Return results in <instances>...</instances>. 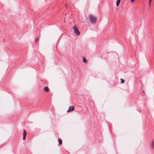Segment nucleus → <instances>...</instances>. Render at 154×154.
Masks as SVG:
<instances>
[{
    "instance_id": "1",
    "label": "nucleus",
    "mask_w": 154,
    "mask_h": 154,
    "mask_svg": "<svg viewBox=\"0 0 154 154\" xmlns=\"http://www.w3.org/2000/svg\"><path fill=\"white\" fill-rule=\"evenodd\" d=\"M74 33L77 35H79L80 34V32L79 31L77 28L74 26L73 27Z\"/></svg>"
},
{
    "instance_id": "2",
    "label": "nucleus",
    "mask_w": 154,
    "mask_h": 154,
    "mask_svg": "<svg viewBox=\"0 0 154 154\" xmlns=\"http://www.w3.org/2000/svg\"><path fill=\"white\" fill-rule=\"evenodd\" d=\"M75 109V108L73 106H70L69 107V109L67 110V112H69L73 111Z\"/></svg>"
},
{
    "instance_id": "3",
    "label": "nucleus",
    "mask_w": 154,
    "mask_h": 154,
    "mask_svg": "<svg viewBox=\"0 0 154 154\" xmlns=\"http://www.w3.org/2000/svg\"><path fill=\"white\" fill-rule=\"evenodd\" d=\"M26 131L24 129L23 130V140L26 139Z\"/></svg>"
},
{
    "instance_id": "4",
    "label": "nucleus",
    "mask_w": 154,
    "mask_h": 154,
    "mask_svg": "<svg viewBox=\"0 0 154 154\" xmlns=\"http://www.w3.org/2000/svg\"><path fill=\"white\" fill-rule=\"evenodd\" d=\"M89 18L90 19H96L97 18V17L92 15H90Z\"/></svg>"
},
{
    "instance_id": "5",
    "label": "nucleus",
    "mask_w": 154,
    "mask_h": 154,
    "mask_svg": "<svg viewBox=\"0 0 154 154\" xmlns=\"http://www.w3.org/2000/svg\"><path fill=\"white\" fill-rule=\"evenodd\" d=\"M44 91L46 92H48L49 91V88L48 87L45 86L44 88Z\"/></svg>"
},
{
    "instance_id": "6",
    "label": "nucleus",
    "mask_w": 154,
    "mask_h": 154,
    "mask_svg": "<svg viewBox=\"0 0 154 154\" xmlns=\"http://www.w3.org/2000/svg\"><path fill=\"white\" fill-rule=\"evenodd\" d=\"M121 0H117L116 2V6H118L120 3Z\"/></svg>"
},
{
    "instance_id": "7",
    "label": "nucleus",
    "mask_w": 154,
    "mask_h": 154,
    "mask_svg": "<svg viewBox=\"0 0 154 154\" xmlns=\"http://www.w3.org/2000/svg\"><path fill=\"white\" fill-rule=\"evenodd\" d=\"M90 22L92 23H95L96 22V20H90Z\"/></svg>"
},
{
    "instance_id": "8",
    "label": "nucleus",
    "mask_w": 154,
    "mask_h": 154,
    "mask_svg": "<svg viewBox=\"0 0 154 154\" xmlns=\"http://www.w3.org/2000/svg\"><path fill=\"white\" fill-rule=\"evenodd\" d=\"M58 141H59V145L60 144H61L62 143V140L61 139H58Z\"/></svg>"
},
{
    "instance_id": "9",
    "label": "nucleus",
    "mask_w": 154,
    "mask_h": 154,
    "mask_svg": "<svg viewBox=\"0 0 154 154\" xmlns=\"http://www.w3.org/2000/svg\"><path fill=\"white\" fill-rule=\"evenodd\" d=\"M83 62L84 63H86L87 62V60L85 58L83 57Z\"/></svg>"
},
{
    "instance_id": "10",
    "label": "nucleus",
    "mask_w": 154,
    "mask_h": 154,
    "mask_svg": "<svg viewBox=\"0 0 154 154\" xmlns=\"http://www.w3.org/2000/svg\"><path fill=\"white\" fill-rule=\"evenodd\" d=\"M151 147L153 149H154V141H153L151 144Z\"/></svg>"
},
{
    "instance_id": "11",
    "label": "nucleus",
    "mask_w": 154,
    "mask_h": 154,
    "mask_svg": "<svg viewBox=\"0 0 154 154\" xmlns=\"http://www.w3.org/2000/svg\"><path fill=\"white\" fill-rule=\"evenodd\" d=\"M121 83H124V82H125V81L123 79H121Z\"/></svg>"
},
{
    "instance_id": "12",
    "label": "nucleus",
    "mask_w": 154,
    "mask_h": 154,
    "mask_svg": "<svg viewBox=\"0 0 154 154\" xmlns=\"http://www.w3.org/2000/svg\"><path fill=\"white\" fill-rule=\"evenodd\" d=\"M39 38H38L35 40V42H37V41L39 40Z\"/></svg>"
},
{
    "instance_id": "13",
    "label": "nucleus",
    "mask_w": 154,
    "mask_h": 154,
    "mask_svg": "<svg viewBox=\"0 0 154 154\" xmlns=\"http://www.w3.org/2000/svg\"><path fill=\"white\" fill-rule=\"evenodd\" d=\"M151 1H152V0H149V6H150L151 5Z\"/></svg>"
},
{
    "instance_id": "14",
    "label": "nucleus",
    "mask_w": 154,
    "mask_h": 154,
    "mask_svg": "<svg viewBox=\"0 0 154 154\" xmlns=\"http://www.w3.org/2000/svg\"><path fill=\"white\" fill-rule=\"evenodd\" d=\"M134 0H131V3H133V2H134Z\"/></svg>"
}]
</instances>
